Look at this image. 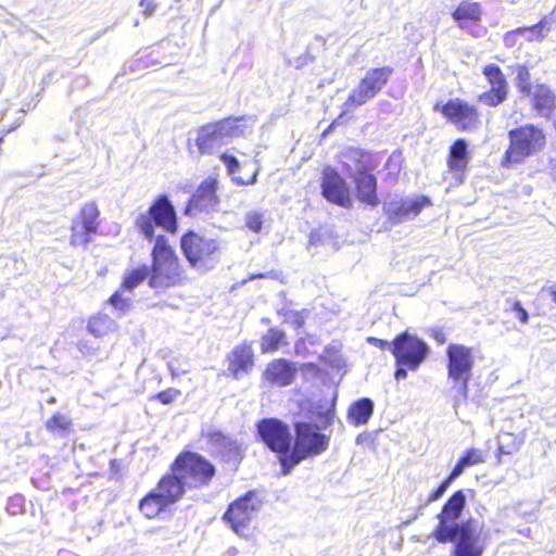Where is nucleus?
<instances>
[{
  "mask_svg": "<svg viewBox=\"0 0 556 556\" xmlns=\"http://www.w3.org/2000/svg\"><path fill=\"white\" fill-rule=\"evenodd\" d=\"M155 225L168 232H175L177 229L176 213L166 195L159 197L153 205L136 219L137 228L149 240L154 238Z\"/></svg>",
  "mask_w": 556,
  "mask_h": 556,
  "instance_id": "9d476101",
  "label": "nucleus"
},
{
  "mask_svg": "<svg viewBox=\"0 0 556 556\" xmlns=\"http://www.w3.org/2000/svg\"><path fill=\"white\" fill-rule=\"evenodd\" d=\"M475 366L473 350L460 343H451L446 349L447 377L463 400L468 399L469 381Z\"/></svg>",
  "mask_w": 556,
  "mask_h": 556,
  "instance_id": "6e6552de",
  "label": "nucleus"
},
{
  "mask_svg": "<svg viewBox=\"0 0 556 556\" xmlns=\"http://www.w3.org/2000/svg\"><path fill=\"white\" fill-rule=\"evenodd\" d=\"M253 124L254 121L250 117H239L204 125L198 130L197 146L201 153L210 154L227 143L228 139L250 132Z\"/></svg>",
  "mask_w": 556,
  "mask_h": 556,
  "instance_id": "423d86ee",
  "label": "nucleus"
},
{
  "mask_svg": "<svg viewBox=\"0 0 556 556\" xmlns=\"http://www.w3.org/2000/svg\"><path fill=\"white\" fill-rule=\"evenodd\" d=\"M180 245L190 266L199 273L213 269L219 262L220 243L217 239L189 231L182 236Z\"/></svg>",
  "mask_w": 556,
  "mask_h": 556,
  "instance_id": "0eeeda50",
  "label": "nucleus"
},
{
  "mask_svg": "<svg viewBox=\"0 0 556 556\" xmlns=\"http://www.w3.org/2000/svg\"><path fill=\"white\" fill-rule=\"evenodd\" d=\"M216 191L217 180L213 177L205 179L189 200L185 214L188 216H197L200 213L215 211L219 203Z\"/></svg>",
  "mask_w": 556,
  "mask_h": 556,
  "instance_id": "aec40b11",
  "label": "nucleus"
},
{
  "mask_svg": "<svg viewBox=\"0 0 556 556\" xmlns=\"http://www.w3.org/2000/svg\"><path fill=\"white\" fill-rule=\"evenodd\" d=\"M185 280V271L179 265L175 251L168 245L163 235L156 236L152 250L149 286L153 289H166L181 285Z\"/></svg>",
  "mask_w": 556,
  "mask_h": 556,
  "instance_id": "39448f33",
  "label": "nucleus"
},
{
  "mask_svg": "<svg viewBox=\"0 0 556 556\" xmlns=\"http://www.w3.org/2000/svg\"><path fill=\"white\" fill-rule=\"evenodd\" d=\"M153 10H154L153 8H152V9H149V10H148V12H147L146 14H147V15H151V13H152V11H153Z\"/></svg>",
  "mask_w": 556,
  "mask_h": 556,
  "instance_id": "603ef678",
  "label": "nucleus"
},
{
  "mask_svg": "<svg viewBox=\"0 0 556 556\" xmlns=\"http://www.w3.org/2000/svg\"><path fill=\"white\" fill-rule=\"evenodd\" d=\"M482 451L476 447L467 448L457 459L450 473L440 484L427 495V504L439 501L450 485L464 472L465 468L484 463Z\"/></svg>",
  "mask_w": 556,
  "mask_h": 556,
  "instance_id": "a211bd4d",
  "label": "nucleus"
},
{
  "mask_svg": "<svg viewBox=\"0 0 556 556\" xmlns=\"http://www.w3.org/2000/svg\"><path fill=\"white\" fill-rule=\"evenodd\" d=\"M306 315H307V312L305 309H303L301 312L287 309L283 312V321L286 325L290 326L291 328L299 330L304 327Z\"/></svg>",
  "mask_w": 556,
  "mask_h": 556,
  "instance_id": "c9c22d12",
  "label": "nucleus"
},
{
  "mask_svg": "<svg viewBox=\"0 0 556 556\" xmlns=\"http://www.w3.org/2000/svg\"><path fill=\"white\" fill-rule=\"evenodd\" d=\"M168 367H169V370H170V372H172V376H176V371H175V369L173 368V366L169 364V365H168Z\"/></svg>",
  "mask_w": 556,
  "mask_h": 556,
  "instance_id": "3c124183",
  "label": "nucleus"
},
{
  "mask_svg": "<svg viewBox=\"0 0 556 556\" xmlns=\"http://www.w3.org/2000/svg\"><path fill=\"white\" fill-rule=\"evenodd\" d=\"M396 367H395V371H394V378L396 380H402V379H405L407 377V371L409 370L408 367H406L405 365H401V364H395Z\"/></svg>",
  "mask_w": 556,
  "mask_h": 556,
  "instance_id": "49530a36",
  "label": "nucleus"
},
{
  "mask_svg": "<svg viewBox=\"0 0 556 556\" xmlns=\"http://www.w3.org/2000/svg\"><path fill=\"white\" fill-rule=\"evenodd\" d=\"M278 346V332L275 329H269L267 334L262 338L261 349L262 352H269L276 350Z\"/></svg>",
  "mask_w": 556,
  "mask_h": 556,
  "instance_id": "ea45409f",
  "label": "nucleus"
},
{
  "mask_svg": "<svg viewBox=\"0 0 556 556\" xmlns=\"http://www.w3.org/2000/svg\"><path fill=\"white\" fill-rule=\"evenodd\" d=\"M515 84L518 91L523 96H529L532 90L530 68L526 64H517L515 66Z\"/></svg>",
  "mask_w": 556,
  "mask_h": 556,
  "instance_id": "72a5a7b5",
  "label": "nucleus"
},
{
  "mask_svg": "<svg viewBox=\"0 0 556 556\" xmlns=\"http://www.w3.org/2000/svg\"><path fill=\"white\" fill-rule=\"evenodd\" d=\"M341 165L351 178L353 202L357 201L366 207L380 204L378 177L370 155L358 149H350L342 153Z\"/></svg>",
  "mask_w": 556,
  "mask_h": 556,
  "instance_id": "f03ea898",
  "label": "nucleus"
},
{
  "mask_svg": "<svg viewBox=\"0 0 556 556\" xmlns=\"http://www.w3.org/2000/svg\"><path fill=\"white\" fill-rule=\"evenodd\" d=\"M261 440L273 451L278 452V419L265 418L257 424Z\"/></svg>",
  "mask_w": 556,
  "mask_h": 556,
  "instance_id": "c756f323",
  "label": "nucleus"
},
{
  "mask_svg": "<svg viewBox=\"0 0 556 556\" xmlns=\"http://www.w3.org/2000/svg\"><path fill=\"white\" fill-rule=\"evenodd\" d=\"M126 292L128 291L122 287L121 290L116 291L110 298V303L115 309L126 312L130 307L131 298L129 295H125Z\"/></svg>",
  "mask_w": 556,
  "mask_h": 556,
  "instance_id": "e433bc0d",
  "label": "nucleus"
},
{
  "mask_svg": "<svg viewBox=\"0 0 556 556\" xmlns=\"http://www.w3.org/2000/svg\"><path fill=\"white\" fill-rule=\"evenodd\" d=\"M549 294L552 296V300L556 303V287H553L551 290H549Z\"/></svg>",
  "mask_w": 556,
  "mask_h": 556,
  "instance_id": "8fccbe9b",
  "label": "nucleus"
},
{
  "mask_svg": "<svg viewBox=\"0 0 556 556\" xmlns=\"http://www.w3.org/2000/svg\"><path fill=\"white\" fill-rule=\"evenodd\" d=\"M186 488L188 486L182 479L172 470L170 475H166L160 480L154 490L170 506L182 497Z\"/></svg>",
  "mask_w": 556,
  "mask_h": 556,
  "instance_id": "393cba45",
  "label": "nucleus"
},
{
  "mask_svg": "<svg viewBox=\"0 0 556 556\" xmlns=\"http://www.w3.org/2000/svg\"><path fill=\"white\" fill-rule=\"evenodd\" d=\"M71 426V420L60 413L54 414L46 424L49 431H66Z\"/></svg>",
  "mask_w": 556,
  "mask_h": 556,
  "instance_id": "4c0bfd02",
  "label": "nucleus"
},
{
  "mask_svg": "<svg viewBox=\"0 0 556 556\" xmlns=\"http://www.w3.org/2000/svg\"><path fill=\"white\" fill-rule=\"evenodd\" d=\"M467 498L464 490L453 492L442 505L437 515L438 525L432 530V538L442 544L457 542L453 548L452 556H481L484 544L480 542L471 528V521L457 522L462 517Z\"/></svg>",
  "mask_w": 556,
  "mask_h": 556,
  "instance_id": "f257e3e1",
  "label": "nucleus"
},
{
  "mask_svg": "<svg viewBox=\"0 0 556 556\" xmlns=\"http://www.w3.org/2000/svg\"><path fill=\"white\" fill-rule=\"evenodd\" d=\"M451 16L460 29H468L470 24L481 23L483 8L480 2L462 0L451 12Z\"/></svg>",
  "mask_w": 556,
  "mask_h": 556,
  "instance_id": "b1692460",
  "label": "nucleus"
},
{
  "mask_svg": "<svg viewBox=\"0 0 556 556\" xmlns=\"http://www.w3.org/2000/svg\"><path fill=\"white\" fill-rule=\"evenodd\" d=\"M180 395V392L176 389H167L165 391L159 392L156 397L157 400L163 404H169L175 399H177Z\"/></svg>",
  "mask_w": 556,
  "mask_h": 556,
  "instance_id": "c03bdc74",
  "label": "nucleus"
},
{
  "mask_svg": "<svg viewBox=\"0 0 556 556\" xmlns=\"http://www.w3.org/2000/svg\"><path fill=\"white\" fill-rule=\"evenodd\" d=\"M255 493L249 492L243 497L231 503L224 514V520L232 530L240 533L250 522L252 515L258 510L260 503H256Z\"/></svg>",
  "mask_w": 556,
  "mask_h": 556,
  "instance_id": "412c9836",
  "label": "nucleus"
},
{
  "mask_svg": "<svg viewBox=\"0 0 556 556\" xmlns=\"http://www.w3.org/2000/svg\"><path fill=\"white\" fill-rule=\"evenodd\" d=\"M511 311L516 312L517 319L521 325H526L529 321V314L527 309L522 306L521 302L516 300L511 304Z\"/></svg>",
  "mask_w": 556,
  "mask_h": 556,
  "instance_id": "37998d69",
  "label": "nucleus"
},
{
  "mask_svg": "<svg viewBox=\"0 0 556 556\" xmlns=\"http://www.w3.org/2000/svg\"><path fill=\"white\" fill-rule=\"evenodd\" d=\"M531 110L536 116L549 118L556 110L555 92L545 84H538L530 91Z\"/></svg>",
  "mask_w": 556,
  "mask_h": 556,
  "instance_id": "4be33fe9",
  "label": "nucleus"
},
{
  "mask_svg": "<svg viewBox=\"0 0 556 556\" xmlns=\"http://www.w3.org/2000/svg\"><path fill=\"white\" fill-rule=\"evenodd\" d=\"M367 343H369L370 345H374L375 348H378L380 350H387V349H390L392 351V345L390 342H388L387 340H383V339H379V338H376V337H368L366 339Z\"/></svg>",
  "mask_w": 556,
  "mask_h": 556,
  "instance_id": "a18cd8bd",
  "label": "nucleus"
},
{
  "mask_svg": "<svg viewBox=\"0 0 556 556\" xmlns=\"http://www.w3.org/2000/svg\"><path fill=\"white\" fill-rule=\"evenodd\" d=\"M262 225H263V220H262L261 214L255 213V212H251V213L247 214L245 226L250 230H252L254 232H260L262 229Z\"/></svg>",
  "mask_w": 556,
  "mask_h": 556,
  "instance_id": "a19ab883",
  "label": "nucleus"
},
{
  "mask_svg": "<svg viewBox=\"0 0 556 556\" xmlns=\"http://www.w3.org/2000/svg\"><path fill=\"white\" fill-rule=\"evenodd\" d=\"M431 205V200L427 195H420L414 200L400 201L389 212V219L393 223H401L408 216L418 215L425 207Z\"/></svg>",
  "mask_w": 556,
  "mask_h": 556,
  "instance_id": "bb28decb",
  "label": "nucleus"
},
{
  "mask_svg": "<svg viewBox=\"0 0 556 556\" xmlns=\"http://www.w3.org/2000/svg\"><path fill=\"white\" fill-rule=\"evenodd\" d=\"M296 374V367L289 362L280 358V384H289L292 382Z\"/></svg>",
  "mask_w": 556,
  "mask_h": 556,
  "instance_id": "58836bf2",
  "label": "nucleus"
},
{
  "mask_svg": "<svg viewBox=\"0 0 556 556\" xmlns=\"http://www.w3.org/2000/svg\"><path fill=\"white\" fill-rule=\"evenodd\" d=\"M392 74L391 66L369 68L348 96L345 108L355 109L374 99L389 83Z\"/></svg>",
  "mask_w": 556,
  "mask_h": 556,
  "instance_id": "9b49d317",
  "label": "nucleus"
},
{
  "mask_svg": "<svg viewBox=\"0 0 556 556\" xmlns=\"http://www.w3.org/2000/svg\"><path fill=\"white\" fill-rule=\"evenodd\" d=\"M547 29L548 22L546 17H543L534 25L518 27L516 29L506 31L503 36L504 47L507 49H513L520 46V37L527 34H529V40L541 41L546 37Z\"/></svg>",
  "mask_w": 556,
  "mask_h": 556,
  "instance_id": "5701e85b",
  "label": "nucleus"
},
{
  "mask_svg": "<svg viewBox=\"0 0 556 556\" xmlns=\"http://www.w3.org/2000/svg\"><path fill=\"white\" fill-rule=\"evenodd\" d=\"M471 152L466 139L457 138L448 147L446 154V169L442 175L443 180L451 187H458L464 184L468 170Z\"/></svg>",
  "mask_w": 556,
  "mask_h": 556,
  "instance_id": "4468645a",
  "label": "nucleus"
},
{
  "mask_svg": "<svg viewBox=\"0 0 556 556\" xmlns=\"http://www.w3.org/2000/svg\"><path fill=\"white\" fill-rule=\"evenodd\" d=\"M211 455L237 467L244 457V447L237 439L218 429H208L202 434Z\"/></svg>",
  "mask_w": 556,
  "mask_h": 556,
  "instance_id": "ddd939ff",
  "label": "nucleus"
},
{
  "mask_svg": "<svg viewBox=\"0 0 556 556\" xmlns=\"http://www.w3.org/2000/svg\"><path fill=\"white\" fill-rule=\"evenodd\" d=\"M295 438L290 454H287L290 446L288 426L280 421V464L281 475L290 472L291 468L308 457L325 452L329 445V437L315 430L308 422L300 421L294 425Z\"/></svg>",
  "mask_w": 556,
  "mask_h": 556,
  "instance_id": "7ed1b4c3",
  "label": "nucleus"
},
{
  "mask_svg": "<svg viewBox=\"0 0 556 556\" xmlns=\"http://www.w3.org/2000/svg\"><path fill=\"white\" fill-rule=\"evenodd\" d=\"M334 124H336V122H332V123L328 126V128L323 132V136H326L327 134H329V132L333 129Z\"/></svg>",
  "mask_w": 556,
  "mask_h": 556,
  "instance_id": "09e8293b",
  "label": "nucleus"
},
{
  "mask_svg": "<svg viewBox=\"0 0 556 556\" xmlns=\"http://www.w3.org/2000/svg\"><path fill=\"white\" fill-rule=\"evenodd\" d=\"M502 439L503 441L498 444L496 448L497 458L517 452L525 442V432L514 433L504 431L502 433Z\"/></svg>",
  "mask_w": 556,
  "mask_h": 556,
  "instance_id": "473e14b6",
  "label": "nucleus"
},
{
  "mask_svg": "<svg viewBox=\"0 0 556 556\" xmlns=\"http://www.w3.org/2000/svg\"><path fill=\"white\" fill-rule=\"evenodd\" d=\"M307 366L311 367V368H315L314 364H308Z\"/></svg>",
  "mask_w": 556,
  "mask_h": 556,
  "instance_id": "864d4df0",
  "label": "nucleus"
},
{
  "mask_svg": "<svg viewBox=\"0 0 556 556\" xmlns=\"http://www.w3.org/2000/svg\"><path fill=\"white\" fill-rule=\"evenodd\" d=\"M509 144L501 159V165L509 168L540 153L546 146L544 129L534 124H525L508 131Z\"/></svg>",
  "mask_w": 556,
  "mask_h": 556,
  "instance_id": "20e7f679",
  "label": "nucleus"
},
{
  "mask_svg": "<svg viewBox=\"0 0 556 556\" xmlns=\"http://www.w3.org/2000/svg\"><path fill=\"white\" fill-rule=\"evenodd\" d=\"M99 208L94 202L86 203L73 220L71 243L86 247L98 229Z\"/></svg>",
  "mask_w": 556,
  "mask_h": 556,
  "instance_id": "6ab92c4d",
  "label": "nucleus"
},
{
  "mask_svg": "<svg viewBox=\"0 0 556 556\" xmlns=\"http://www.w3.org/2000/svg\"><path fill=\"white\" fill-rule=\"evenodd\" d=\"M168 505L161 498L160 494L153 489L150 493H148L139 504L140 511L147 518H154L160 513L164 511Z\"/></svg>",
  "mask_w": 556,
  "mask_h": 556,
  "instance_id": "7c9ffc66",
  "label": "nucleus"
},
{
  "mask_svg": "<svg viewBox=\"0 0 556 556\" xmlns=\"http://www.w3.org/2000/svg\"><path fill=\"white\" fill-rule=\"evenodd\" d=\"M117 329V324L114 319L105 314H98L91 317L88 321V330L94 337H104L113 333Z\"/></svg>",
  "mask_w": 556,
  "mask_h": 556,
  "instance_id": "2f4dec72",
  "label": "nucleus"
},
{
  "mask_svg": "<svg viewBox=\"0 0 556 556\" xmlns=\"http://www.w3.org/2000/svg\"><path fill=\"white\" fill-rule=\"evenodd\" d=\"M229 362V371L236 379H239L241 375L248 374L253 367L252 348L245 344L237 346L232 351Z\"/></svg>",
  "mask_w": 556,
  "mask_h": 556,
  "instance_id": "cd10ccee",
  "label": "nucleus"
},
{
  "mask_svg": "<svg viewBox=\"0 0 556 556\" xmlns=\"http://www.w3.org/2000/svg\"><path fill=\"white\" fill-rule=\"evenodd\" d=\"M172 470L190 489L207 485L215 476L213 464L202 455L193 452L180 454L172 465Z\"/></svg>",
  "mask_w": 556,
  "mask_h": 556,
  "instance_id": "1a4fd4ad",
  "label": "nucleus"
},
{
  "mask_svg": "<svg viewBox=\"0 0 556 556\" xmlns=\"http://www.w3.org/2000/svg\"><path fill=\"white\" fill-rule=\"evenodd\" d=\"M150 278V268L147 265L138 267L136 269L130 270L123 282V288L131 292L134 288H136L139 283H141L144 279Z\"/></svg>",
  "mask_w": 556,
  "mask_h": 556,
  "instance_id": "f704fd0d",
  "label": "nucleus"
},
{
  "mask_svg": "<svg viewBox=\"0 0 556 556\" xmlns=\"http://www.w3.org/2000/svg\"><path fill=\"white\" fill-rule=\"evenodd\" d=\"M220 159L236 184L244 186L255 181L257 169L254 165L247 163L241 165L235 156L227 153H224Z\"/></svg>",
  "mask_w": 556,
  "mask_h": 556,
  "instance_id": "a878e982",
  "label": "nucleus"
},
{
  "mask_svg": "<svg viewBox=\"0 0 556 556\" xmlns=\"http://www.w3.org/2000/svg\"><path fill=\"white\" fill-rule=\"evenodd\" d=\"M323 197L330 203L343 208L353 207V198L351 188L344 178L332 167H326L323 170L320 181Z\"/></svg>",
  "mask_w": 556,
  "mask_h": 556,
  "instance_id": "f3484780",
  "label": "nucleus"
},
{
  "mask_svg": "<svg viewBox=\"0 0 556 556\" xmlns=\"http://www.w3.org/2000/svg\"><path fill=\"white\" fill-rule=\"evenodd\" d=\"M391 345L395 364L405 365L410 371L417 370L429 355L428 344L408 331L399 333Z\"/></svg>",
  "mask_w": 556,
  "mask_h": 556,
  "instance_id": "f8f14e48",
  "label": "nucleus"
},
{
  "mask_svg": "<svg viewBox=\"0 0 556 556\" xmlns=\"http://www.w3.org/2000/svg\"><path fill=\"white\" fill-rule=\"evenodd\" d=\"M374 414V403L368 397L353 402L348 408L346 418L350 425L359 427L366 425Z\"/></svg>",
  "mask_w": 556,
  "mask_h": 556,
  "instance_id": "c85d7f7f",
  "label": "nucleus"
},
{
  "mask_svg": "<svg viewBox=\"0 0 556 556\" xmlns=\"http://www.w3.org/2000/svg\"><path fill=\"white\" fill-rule=\"evenodd\" d=\"M482 74L490 88L478 96V100L490 108H495L506 101L508 97V81L495 63H488L482 67Z\"/></svg>",
  "mask_w": 556,
  "mask_h": 556,
  "instance_id": "dca6fc26",
  "label": "nucleus"
},
{
  "mask_svg": "<svg viewBox=\"0 0 556 556\" xmlns=\"http://www.w3.org/2000/svg\"><path fill=\"white\" fill-rule=\"evenodd\" d=\"M333 417H334V408L333 406L329 409H327L323 415H321V418H323V424L324 426H329L332 420H333Z\"/></svg>",
  "mask_w": 556,
  "mask_h": 556,
  "instance_id": "de8ad7c7",
  "label": "nucleus"
},
{
  "mask_svg": "<svg viewBox=\"0 0 556 556\" xmlns=\"http://www.w3.org/2000/svg\"><path fill=\"white\" fill-rule=\"evenodd\" d=\"M263 377L269 384H275L278 380V362H271L264 371Z\"/></svg>",
  "mask_w": 556,
  "mask_h": 556,
  "instance_id": "79ce46f5",
  "label": "nucleus"
},
{
  "mask_svg": "<svg viewBox=\"0 0 556 556\" xmlns=\"http://www.w3.org/2000/svg\"><path fill=\"white\" fill-rule=\"evenodd\" d=\"M433 109L460 131L472 130L480 125L479 110L459 98L450 99L444 104L437 103Z\"/></svg>",
  "mask_w": 556,
  "mask_h": 556,
  "instance_id": "2eb2a0df",
  "label": "nucleus"
}]
</instances>
